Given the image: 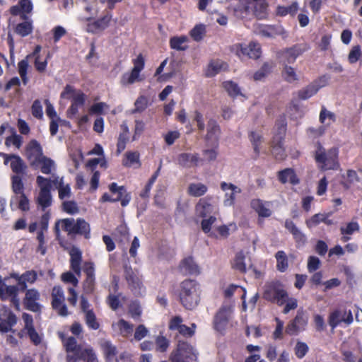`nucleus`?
Masks as SVG:
<instances>
[{"label": "nucleus", "instance_id": "f257e3e1", "mask_svg": "<svg viewBox=\"0 0 362 362\" xmlns=\"http://www.w3.org/2000/svg\"><path fill=\"white\" fill-rule=\"evenodd\" d=\"M200 293V286L195 281L185 280L180 284V300L186 309L192 310L198 305Z\"/></svg>", "mask_w": 362, "mask_h": 362}, {"label": "nucleus", "instance_id": "f03ea898", "mask_svg": "<svg viewBox=\"0 0 362 362\" xmlns=\"http://www.w3.org/2000/svg\"><path fill=\"white\" fill-rule=\"evenodd\" d=\"M338 154L339 151L337 148L326 150L318 144L315 153V159L317 167L324 171L337 169L339 167Z\"/></svg>", "mask_w": 362, "mask_h": 362}, {"label": "nucleus", "instance_id": "7ed1b4c3", "mask_svg": "<svg viewBox=\"0 0 362 362\" xmlns=\"http://www.w3.org/2000/svg\"><path fill=\"white\" fill-rule=\"evenodd\" d=\"M36 183L40 189L36 202L39 207L45 210L52 204L51 179L45 178L42 175L36 177Z\"/></svg>", "mask_w": 362, "mask_h": 362}, {"label": "nucleus", "instance_id": "20e7f679", "mask_svg": "<svg viewBox=\"0 0 362 362\" xmlns=\"http://www.w3.org/2000/svg\"><path fill=\"white\" fill-rule=\"evenodd\" d=\"M133 64L134 66L132 70L124 73L121 76L120 83L123 86H128L142 81L140 73L144 68L145 60L141 54H139L136 58L133 59Z\"/></svg>", "mask_w": 362, "mask_h": 362}, {"label": "nucleus", "instance_id": "39448f33", "mask_svg": "<svg viewBox=\"0 0 362 362\" xmlns=\"http://www.w3.org/2000/svg\"><path fill=\"white\" fill-rule=\"evenodd\" d=\"M170 362H197L193 347L187 343L180 342L177 349L170 356Z\"/></svg>", "mask_w": 362, "mask_h": 362}, {"label": "nucleus", "instance_id": "423d86ee", "mask_svg": "<svg viewBox=\"0 0 362 362\" xmlns=\"http://www.w3.org/2000/svg\"><path fill=\"white\" fill-rule=\"evenodd\" d=\"M255 32L256 34L262 37L274 38L276 36H281L283 39L287 37L288 34L281 25H271L257 24L255 26Z\"/></svg>", "mask_w": 362, "mask_h": 362}, {"label": "nucleus", "instance_id": "0eeeda50", "mask_svg": "<svg viewBox=\"0 0 362 362\" xmlns=\"http://www.w3.org/2000/svg\"><path fill=\"white\" fill-rule=\"evenodd\" d=\"M52 305L53 308L57 312L58 315L66 317L69 315L68 309L64 303L65 297L62 287L56 286L52 291Z\"/></svg>", "mask_w": 362, "mask_h": 362}, {"label": "nucleus", "instance_id": "6e6552de", "mask_svg": "<svg viewBox=\"0 0 362 362\" xmlns=\"http://www.w3.org/2000/svg\"><path fill=\"white\" fill-rule=\"evenodd\" d=\"M0 156L4 158V165H9L15 175H23L25 174L27 165L19 156L0 153Z\"/></svg>", "mask_w": 362, "mask_h": 362}, {"label": "nucleus", "instance_id": "1a4fd4ad", "mask_svg": "<svg viewBox=\"0 0 362 362\" xmlns=\"http://www.w3.org/2000/svg\"><path fill=\"white\" fill-rule=\"evenodd\" d=\"M19 289L17 286L2 284L0 286V298L2 300L9 299L11 304L18 311L21 310V303L18 297Z\"/></svg>", "mask_w": 362, "mask_h": 362}, {"label": "nucleus", "instance_id": "9d476101", "mask_svg": "<svg viewBox=\"0 0 362 362\" xmlns=\"http://www.w3.org/2000/svg\"><path fill=\"white\" fill-rule=\"evenodd\" d=\"M233 314V306L228 305H222L214 317V327L216 330L223 331Z\"/></svg>", "mask_w": 362, "mask_h": 362}, {"label": "nucleus", "instance_id": "9b49d317", "mask_svg": "<svg viewBox=\"0 0 362 362\" xmlns=\"http://www.w3.org/2000/svg\"><path fill=\"white\" fill-rule=\"evenodd\" d=\"M23 303L25 308L32 312L38 313L41 305L38 303L40 298V292L35 288L26 289Z\"/></svg>", "mask_w": 362, "mask_h": 362}, {"label": "nucleus", "instance_id": "f8f14e48", "mask_svg": "<svg viewBox=\"0 0 362 362\" xmlns=\"http://www.w3.org/2000/svg\"><path fill=\"white\" fill-rule=\"evenodd\" d=\"M353 321L354 317L350 310H344L343 313L340 310H335L329 316V325L332 329L336 328L341 322L349 325Z\"/></svg>", "mask_w": 362, "mask_h": 362}, {"label": "nucleus", "instance_id": "ddd939ff", "mask_svg": "<svg viewBox=\"0 0 362 362\" xmlns=\"http://www.w3.org/2000/svg\"><path fill=\"white\" fill-rule=\"evenodd\" d=\"M204 160L198 153H182L177 157V164L184 168H192L203 164Z\"/></svg>", "mask_w": 362, "mask_h": 362}, {"label": "nucleus", "instance_id": "4468645a", "mask_svg": "<svg viewBox=\"0 0 362 362\" xmlns=\"http://www.w3.org/2000/svg\"><path fill=\"white\" fill-rule=\"evenodd\" d=\"M238 56H247L252 59H258L261 55V47L257 42H250L248 45L238 44L235 45Z\"/></svg>", "mask_w": 362, "mask_h": 362}, {"label": "nucleus", "instance_id": "2eb2a0df", "mask_svg": "<svg viewBox=\"0 0 362 362\" xmlns=\"http://www.w3.org/2000/svg\"><path fill=\"white\" fill-rule=\"evenodd\" d=\"M221 189L225 192L224 206H231L234 204L235 195L241 192V189L232 183L222 182Z\"/></svg>", "mask_w": 362, "mask_h": 362}, {"label": "nucleus", "instance_id": "dca6fc26", "mask_svg": "<svg viewBox=\"0 0 362 362\" xmlns=\"http://www.w3.org/2000/svg\"><path fill=\"white\" fill-rule=\"evenodd\" d=\"M250 206L260 217L267 218L272 214V203L270 202L255 199L251 201Z\"/></svg>", "mask_w": 362, "mask_h": 362}, {"label": "nucleus", "instance_id": "f3484780", "mask_svg": "<svg viewBox=\"0 0 362 362\" xmlns=\"http://www.w3.org/2000/svg\"><path fill=\"white\" fill-rule=\"evenodd\" d=\"M111 20L112 14L108 13L93 23L88 24L86 30L92 33L103 31L109 26Z\"/></svg>", "mask_w": 362, "mask_h": 362}, {"label": "nucleus", "instance_id": "a211bd4d", "mask_svg": "<svg viewBox=\"0 0 362 362\" xmlns=\"http://www.w3.org/2000/svg\"><path fill=\"white\" fill-rule=\"evenodd\" d=\"M70 255V265L71 269L78 276L81 274V261H82V252L76 247L71 248L69 251Z\"/></svg>", "mask_w": 362, "mask_h": 362}, {"label": "nucleus", "instance_id": "6ab92c4d", "mask_svg": "<svg viewBox=\"0 0 362 362\" xmlns=\"http://www.w3.org/2000/svg\"><path fill=\"white\" fill-rule=\"evenodd\" d=\"M26 156L33 163L44 156L42 155V147L36 140L30 141L27 146Z\"/></svg>", "mask_w": 362, "mask_h": 362}, {"label": "nucleus", "instance_id": "aec40b11", "mask_svg": "<svg viewBox=\"0 0 362 362\" xmlns=\"http://www.w3.org/2000/svg\"><path fill=\"white\" fill-rule=\"evenodd\" d=\"M113 331L123 337H128L132 335L134 326L132 324L127 322L124 319H120L117 322H113L112 325Z\"/></svg>", "mask_w": 362, "mask_h": 362}, {"label": "nucleus", "instance_id": "412c9836", "mask_svg": "<svg viewBox=\"0 0 362 362\" xmlns=\"http://www.w3.org/2000/svg\"><path fill=\"white\" fill-rule=\"evenodd\" d=\"M51 185L54 186L59 191V197L61 199L70 197L71 188L69 185H64L63 182V177L52 175L51 179Z\"/></svg>", "mask_w": 362, "mask_h": 362}, {"label": "nucleus", "instance_id": "4be33fe9", "mask_svg": "<svg viewBox=\"0 0 362 362\" xmlns=\"http://www.w3.org/2000/svg\"><path fill=\"white\" fill-rule=\"evenodd\" d=\"M180 270L191 275H198L200 274V269L192 257H188L184 259L180 264Z\"/></svg>", "mask_w": 362, "mask_h": 362}, {"label": "nucleus", "instance_id": "5701e85b", "mask_svg": "<svg viewBox=\"0 0 362 362\" xmlns=\"http://www.w3.org/2000/svg\"><path fill=\"white\" fill-rule=\"evenodd\" d=\"M302 49L297 45L286 49L281 53V61L284 64H293L295 62L297 57L302 54Z\"/></svg>", "mask_w": 362, "mask_h": 362}, {"label": "nucleus", "instance_id": "b1692460", "mask_svg": "<svg viewBox=\"0 0 362 362\" xmlns=\"http://www.w3.org/2000/svg\"><path fill=\"white\" fill-rule=\"evenodd\" d=\"M10 206L12 209L18 208L23 211H27L30 209L29 199L24 194L13 195L10 201Z\"/></svg>", "mask_w": 362, "mask_h": 362}, {"label": "nucleus", "instance_id": "393cba45", "mask_svg": "<svg viewBox=\"0 0 362 362\" xmlns=\"http://www.w3.org/2000/svg\"><path fill=\"white\" fill-rule=\"evenodd\" d=\"M282 287L283 285L278 281L267 284L264 286V298L269 301L275 299V296L278 294Z\"/></svg>", "mask_w": 362, "mask_h": 362}, {"label": "nucleus", "instance_id": "a878e982", "mask_svg": "<svg viewBox=\"0 0 362 362\" xmlns=\"http://www.w3.org/2000/svg\"><path fill=\"white\" fill-rule=\"evenodd\" d=\"M278 178L283 184L290 182L295 185L299 183V179L298 178L294 170L292 168H286L279 171L278 173Z\"/></svg>", "mask_w": 362, "mask_h": 362}, {"label": "nucleus", "instance_id": "bb28decb", "mask_svg": "<svg viewBox=\"0 0 362 362\" xmlns=\"http://www.w3.org/2000/svg\"><path fill=\"white\" fill-rule=\"evenodd\" d=\"M306 325V321L302 315H297L293 320H292L286 327V332L290 335H294L303 329Z\"/></svg>", "mask_w": 362, "mask_h": 362}, {"label": "nucleus", "instance_id": "cd10ccee", "mask_svg": "<svg viewBox=\"0 0 362 362\" xmlns=\"http://www.w3.org/2000/svg\"><path fill=\"white\" fill-rule=\"evenodd\" d=\"M324 84L320 85L319 81H315L298 91V97L302 100H307L315 95Z\"/></svg>", "mask_w": 362, "mask_h": 362}, {"label": "nucleus", "instance_id": "c85d7f7f", "mask_svg": "<svg viewBox=\"0 0 362 362\" xmlns=\"http://www.w3.org/2000/svg\"><path fill=\"white\" fill-rule=\"evenodd\" d=\"M250 141L253 147L254 153L257 156L259 155L261 146L264 142L262 134L260 131H251L248 135Z\"/></svg>", "mask_w": 362, "mask_h": 362}, {"label": "nucleus", "instance_id": "c756f323", "mask_svg": "<svg viewBox=\"0 0 362 362\" xmlns=\"http://www.w3.org/2000/svg\"><path fill=\"white\" fill-rule=\"evenodd\" d=\"M329 216L330 214H316L306 221V224L308 228L315 226L322 222L328 226L332 225L334 222L329 218Z\"/></svg>", "mask_w": 362, "mask_h": 362}, {"label": "nucleus", "instance_id": "7c9ffc66", "mask_svg": "<svg viewBox=\"0 0 362 362\" xmlns=\"http://www.w3.org/2000/svg\"><path fill=\"white\" fill-rule=\"evenodd\" d=\"M76 221L74 218H64L58 221L54 227L57 235L59 234V226H61L62 230L66 231L69 234H74Z\"/></svg>", "mask_w": 362, "mask_h": 362}, {"label": "nucleus", "instance_id": "2f4dec72", "mask_svg": "<svg viewBox=\"0 0 362 362\" xmlns=\"http://www.w3.org/2000/svg\"><path fill=\"white\" fill-rule=\"evenodd\" d=\"M18 23L15 27V32L21 37H26L32 33L33 30V21L27 17V20Z\"/></svg>", "mask_w": 362, "mask_h": 362}, {"label": "nucleus", "instance_id": "473e14b6", "mask_svg": "<svg viewBox=\"0 0 362 362\" xmlns=\"http://www.w3.org/2000/svg\"><path fill=\"white\" fill-rule=\"evenodd\" d=\"M125 278L132 288H141L142 286L141 280L138 274L134 272L131 267H125Z\"/></svg>", "mask_w": 362, "mask_h": 362}, {"label": "nucleus", "instance_id": "72a5a7b5", "mask_svg": "<svg viewBox=\"0 0 362 362\" xmlns=\"http://www.w3.org/2000/svg\"><path fill=\"white\" fill-rule=\"evenodd\" d=\"M63 344L66 349L67 354H74L75 355L79 356V354H81L82 350L84 349L81 346L78 345L76 339L73 337L64 339Z\"/></svg>", "mask_w": 362, "mask_h": 362}, {"label": "nucleus", "instance_id": "f704fd0d", "mask_svg": "<svg viewBox=\"0 0 362 362\" xmlns=\"http://www.w3.org/2000/svg\"><path fill=\"white\" fill-rule=\"evenodd\" d=\"M235 293L241 294V298L243 300V305L244 309H245L246 305L245 298L246 296V291L244 288L238 285L231 284L226 287L223 291L224 297L226 298H230Z\"/></svg>", "mask_w": 362, "mask_h": 362}, {"label": "nucleus", "instance_id": "c9c22d12", "mask_svg": "<svg viewBox=\"0 0 362 362\" xmlns=\"http://www.w3.org/2000/svg\"><path fill=\"white\" fill-rule=\"evenodd\" d=\"M35 163H37L40 171L44 174H52L56 169L54 160L46 156H43Z\"/></svg>", "mask_w": 362, "mask_h": 362}, {"label": "nucleus", "instance_id": "e433bc0d", "mask_svg": "<svg viewBox=\"0 0 362 362\" xmlns=\"http://www.w3.org/2000/svg\"><path fill=\"white\" fill-rule=\"evenodd\" d=\"M227 66V64L221 60L211 61L208 65L206 71V75L209 77L214 76L221 71L226 69Z\"/></svg>", "mask_w": 362, "mask_h": 362}, {"label": "nucleus", "instance_id": "4c0bfd02", "mask_svg": "<svg viewBox=\"0 0 362 362\" xmlns=\"http://www.w3.org/2000/svg\"><path fill=\"white\" fill-rule=\"evenodd\" d=\"M214 206L209 203L205 199H199L196 205V212L198 216L201 217H206L209 214H211Z\"/></svg>", "mask_w": 362, "mask_h": 362}, {"label": "nucleus", "instance_id": "58836bf2", "mask_svg": "<svg viewBox=\"0 0 362 362\" xmlns=\"http://www.w3.org/2000/svg\"><path fill=\"white\" fill-rule=\"evenodd\" d=\"M37 279V274L34 270H28L22 274L20 289L26 290L28 284H33Z\"/></svg>", "mask_w": 362, "mask_h": 362}, {"label": "nucleus", "instance_id": "ea45409f", "mask_svg": "<svg viewBox=\"0 0 362 362\" xmlns=\"http://www.w3.org/2000/svg\"><path fill=\"white\" fill-rule=\"evenodd\" d=\"M126 167H139V153L136 151H128L125 153V158L122 162Z\"/></svg>", "mask_w": 362, "mask_h": 362}, {"label": "nucleus", "instance_id": "a19ab883", "mask_svg": "<svg viewBox=\"0 0 362 362\" xmlns=\"http://www.w3.org/2000/svg\"><path fill=\"white\" fill-rule=\"evenodd\" d=\"M188 37L187 36H175L170 38V46L173 49L184 51L187 49V45H186Z\"/></svg>", "mask_w": 362, "mask_h": 362}, {"label": "nucleus", "instance_id": "79ce46f5", "mask_svg": "<svg viewBox=\"0 0 362 362\" xmlns=\"http://www.w3.org/2000/svg\"><path fill=\"white\" fill-rule=\"evenodd\" d=\"M84 315V320L87 327L93 330L100 328V324L93 310H88Z\"/></svg>", "mask_w": 362, "mask_h": 362}, {"label": "nucleus", "instance_id": "37998d69", "mask_svg": "<svg viewBox=\"0 0 362 362\" xmlns=\"http://www.w3.org/2000/svg\"><path fill=\"white\" fill-rule=\"evenodd\" d=\"M220 134V128L217 122L214 119H210L207 124V134L206 138L207 140H216Z\"/></svg>", "mask_w": 362, "mask_h": 362}, {"label": "nucleus", "instance_id": "c03bdc74", "mask_svg": "<svg viewBox=\"0 0 362 362\" xmlns=\"http://www.w3.org/2000/svg\"><path fill=\"white\" fill-rule=\"evenodd\" d=\"M100 345L107 359L112 360L116 356L117 349L111 341L103 339L100 341Z\"/></svg>", "mask_w": 362, "mask_h": 362}, {"label": "nucleus", "instance_id": "a18cd8bd", "mask_svg": "<svg viewBox=\"0 0 362 362\" xmlns=\"http://www.w3.org/2000/svg\"><path fill=\"white\" fill-rule=\"evenodd\" d=\"M207 191V187L201 182L191 183L188 187V194L193 197H201Z\"/></svg>", "mask_w": 362, "mask_h": 362}, {"label": "nucleus", "instance_id": "49530a36", "mask_svg": "<svg viewBox=\"0 0 362 362\" xmlns=\"http://www.w3.org/2000/svg\"><path fill=\"white\" fill-rule=\"evenodd\" d=\"M74 234L83 235L86 238H89L90 235V226L82 218L76 220L75 223Z\"/></svg>", "mask_w": 362, "mask_h": 362}, {"label": "nucleus", "instance_id": "de8ad7c7", "mask_svg": "<svg viewBox=\"0 0 362 362\" xmlns=\"http://www.w3.org/2000/svg\"><path fill=\"white\" fill-rule=\"evenodd\" d=\"M11 179V188L14 195H19L24 194V185L22 180L21 175H13Z\"/></svg>", "mask_w": 362, "mask_h": 362}, {"label": "nucleus", "instance_id": "09e8293b", "mask_svg": "<svg viewBox=\"0 0 362 362\" xmlns=\"http://www.w3.org/2000/svg\"><path fill=\"white\" fill-rule=\"evenodd\" d=\"M206 33V25L204 24L196 25L189 32L190 37L196 42L201 41Z\"/></svg>", "mask_w": 362, "mask_h": 362}, {"label": "nucleus", "instance_id": "8fccbe9b", "mask_svg": "<svg viewBox=\"0 0 362 362\" xmlns=\"http://www.w3.org/2000/svg\"><path fill=\"white\" fill-rule=\"evenodd\" d=\"M275 257L276 259V268L281 272H284L288 267V257L285 252L278 251Z\"/></svg>", "mask_w": 362, "mask_h": 362}, {"label": "nucleus", "instance_id": "3c124183", "mask_svg": "<svg viewBox=\"0 0 362 362\" xmlns=\"http://www.w3.org/2000/svg\"><path fill=\"white\" fill-rule=\"evenodd\" d=\"M335 119L336 117L333 112L327 110L325 107H322L319 116V120L322 124L329 126Z\"/></svg>", "mask_w": 362, "mask_h": 362}, {"label": "nucleus", "instance_id": "603ef678", "mask_svg": "<svg viewBox=\"0 0 362 362\" xmlns=\"http://www.w3.org/2000/svg\"><path fill=\"white\" fill-rule=\"evenodd\" d=\"M282 76L288 83H294L299 79L295 69L288 65L284 66L282 71Z\"/></svg>", "mask_w": 362, "mask_h": 362}, {"label": "nucleus", "instance_id": "864d4df0", "mask_svg": "<svg viewBox=\"0 0 362 362\" xmlns=\"http://www.w3.org/2000/svg\"><path fill=\"white\" fill-rule=\"evenodd\" d=\"M255 13L259 19L267 18L268 15V4L266 2V0H262L261 1L256 2Z\"/></svg>", "mask_w": 362, "mask_h": 362}, {"label": "nucleus", "instance_id": "5fc2aeb1", "mask_svg": "<svg viewBox=\"0 0 362 362\" xmlns=\"http://www.w3.org/2000/svg\"><path fill=\"white\" fill-rule=\"evenodd\" d=\"M223 86L231 97H237L238 95H242L238 85L232 81H225L223 83Z\"/></svg>", "mask_w": 362, "mask_h": 362}, {"label": "nucleus", "instance_id": "6e6d98bb", "mask_svg": "<svg viewBox=\"0 0 362 362\" xmlns=\"http://www.w3.org/2000/svg\"><path fill=\"white\" fill-rule=\"evenodd\" d=\"M80 357L85 362H98V357L90 346L84 347L80 354Z\"/></svg>", "mask_w": 362, "mask_h": 362}, {"label": "nucleus", "instance_id": "4d7b16f0", "mask_svg": "<svg viewBox=\"0 0 362 362\" xmlns=\"http://www.w3.org/2000/svg\"><path fill=\"white\" fill-rule=\"evenodd\" d=\"M21 8V20H27L28 14H30L33 8L31 0H19L18 2Z\"/></svg>", "mask_w": 362, "mask_h": 362}, {"label": "nucleus", "instance_id": "13d9d810", "mask_svg": "<svg viewBox=\"0 0 362 362\" xmlns=\"http://www.w3.org/2000/svg\"><path fill=\"white\" fill-rule=\"evenodd\" d=\"M237 225L235 223H230L228 225H222L216 228L220 237L227 238L230 232H234L237 230Z\"/></svg>", "mask_w": 362, "mask_h": 362}, {"label": "nucleus", "instance_id": "bf43d9fd", "mask_svg": "<svg viewBox=\"0 0 362 362\" xmlns=\"http://www.w3.org/2000/svg\"><path fill=\"white\" fill-rule=\"evenodd\" d=\"M216 221L215 216H211L208 218H204L202 221V229L205 233H210L211 236L217 237L214 232H211L212 225Z\"/></svg>", "mask_w": 362, "mask_h": 362}, {"label": "nucleus", "instance_id": "052dcab7", "mask_svg": "<svg viewBox=\"0 0 362 362\" xmlns=\"http://www.w3.org/2000/svg\"><path fill=\"white\" fill-rule=\"evenodd\" d=\"M18 73L22 79L23 83L26 85L28 82V78L27 76V71L28 68V62L26 59H23L18 64Z\"/></svg>", "mask_w": 362, "mask_h": 362}, {"label": "nucleus", "instance_id": "680f3d73", "mask_svg": "<svg viewBox=\"0 0 362 362\" xmlns=\"http://www.w3.org/2000/svg\"><path fill=\"white\" fill-rule=\"evenodd\" d=\"M233 266L235 269L239 270L242 272H245L246 271V266L245 264V256L242 252H240L236 254Z\"/></svg>", "mask_w": 362, "mask_h": 362}, {"label": "nucleus", "instance_id": "e2e57ef3", "mask_svg": "<svg viewBox=\"0 0 362 362\" xmlns=\"http://www.w3.org/2000/svg\"><path fill=\"white\" fill-rule=\"evenodd\" d=\"M308 346L303 341H298L295 347L294 352L297 358H303L308 352Z\"/></svg>", "mask_w": 362, "mask_h": 362}, {"label": "nucleus", "instance_id": "0e129e2a", "mask_svg": "<svg viewBox=\"0 0 362 362\" xmlns=\"http://www.w3.org/2000/svg\"><path fill=\"white\" fill-rule=\"evenodd\" d=\"M133 113L143 112L148 107V99L145 96L139 97L134 103Z\"/></svg>", "mask_w": 362, "mask_h": 362}, {"label": "nucleus", "instance_id": "69168bd1", "mask_svg": "<svg viewBox=\"0 0 362 362\" xmlns=\"http://www.w3.org/2000/svg\"><path fill=\"white\" fill-rule=\"evenodd\" d=\"M31 112L33 117L37 119H42L43 117V110L41 102L39 100H35L31 107Z\"/></svg>", "mask_w": 362, "mask_h": 362}, {"label": "nucleus", "instance_id": "338daca9", "mask_svg": "<svg viewBox=\"0 0 362 362\" xmlns=\"http://www.w3.org/2000/svg\"><path fill=\"white\" fill-rule=\"evenodd\" d=\"M23 143V138L21 136L13 134V135L6 138L5 144L7 146L11 145L15 146L17 148H20Z\"/></svg>", "mask_w": 362, "mask_h": 362}, {"label": "nucleus", "instance_id": "774afa93", "mask_svg": "<svg viewBox=\"0 0 362 362\" xmlns=\"http://www.w3.org/2000/svg\"><path fill=\"white\" fill-rule=\"evenodd\" d=\"M359 230V225L357 222H350L346 226H342L340 228L342 235H351L354 232Z\"/></svg>", "mask_w": 362, "mask_h": 362}]
</instances>
